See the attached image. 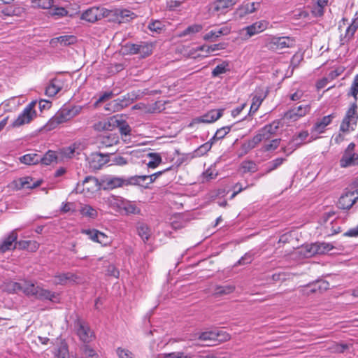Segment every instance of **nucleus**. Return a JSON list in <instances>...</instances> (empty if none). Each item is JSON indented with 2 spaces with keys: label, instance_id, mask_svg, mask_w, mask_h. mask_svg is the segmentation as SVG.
Returning a JSON list of instances; mask_svg holds the SVG:
<instances>
[{
  "label": "nucleus",
  "instance_id": "1",
  "mask_svg": "<svg viewBox=\"0 0 358 358\" xmlns=\"http://www.w3.org/2000/svg\"><path fill=\"white\" fill-rule=\"evenodd\" d=\"M280 120H276L259 129L256 135L241 145V155L243 156L247 155L250 150L256 148V146L262 141H267L270 139L273 135L276 134L280 127Z\"/></svg>",
  "mask_w": 358,
  "mask_h": 358
},
{
  "label": "nucleus",
  "instance_id": "2",
  "mask_svg": "<svg viewBox=\"0 0 358 358\" xmlns=\"http://www.w3.org/2000/svg\"><path fill=\"white\" fill-rule=\"evenodd\" d=\"M143 178L131 176L127 178L116 176H108L102 180L101 185L103 190H112L123 186L136 185Z\"/></svg>",
  "mask_w": 358,
  "mask_h": 358
},
{
  "label": "nucleus",
  "instance_id": "3",
  "mask_svg": "<svg viewBox=\"0 0 358 358\" xmlns=\"http://www.w3.org/2000/svg\"><path fill=\"white\" fill-rule=\"evenodd\" d=\"M264 46L269 50L278 51L294 45V40L290 37L269 36L263 39Z\"/></svg>",
  "mask_w": 358,
  "mask_h": 358
},
{
  "label": "nucleus",
  "instance_id": "4",
  "mask_svg": "<svg viewBox=\"0 0 358 358\" xmlns=\"http://www.w3.org/2000/svg\"><path fill=\"white\" fill-rule=\"evenodd\" d=\"M28 296H34L38 300L55 301L57 295L55 292L44 289L31 281L29 282L28 290L27 289Z\"/></svg>",
  "mask_w": 358,
  "mask_h": 358
},
{
  "label": "nucleus",
  "instance_id": "5",
  "mask_svg": "<svg viewBox=\"0 0 358 358\" xmlns=\"http://www.w3.org/2000/svg\"><path fill=\"white\" fill-rule=\"evenodd\" d=\"M112 10L103 8L92 7L86 10L83 14L81 18L89 22H95L103 17H110Z\"/></svg>",
  "mask_w": 358,
  "mask_h": 358
},
{
  "label": "nucleus",
  "instance_id": "6",
  "mask_svg": "<svg viewBox=\"0 0 358 358\" xmlns=\"http://www.w3.org/2000/svg\"><path fill=\"white\" fill-rule=\"evenodd\" d=\"M357 103L354 101L348 108L340 126V131L348 132L350 124H356L358 120Z\"/></svg>",
  "mask_w": 358,
  "mask_h": 358
},
{
  "label": "nucleus",
  "instance_id": "7",
  "mask_svg": "<svg viewBox=\"0 0 358 358\" xmlns=\"http://www.w3.org/2000/svg\"><path fill=\"white\" fill-rule=\"evenodd\" d=\"M111 153L102 154L101 152H93L87 158L89 166L93 171L100 170L105 164L110 162Z\"/></svg>",
  "mask_w": 358,
  "mask_h": 358
},
{
  "label": "nucleus",
  "instance_id": "8",
  "mask_svg": "<svg viewBox=\"0 0 358 358\" xmlns=\"http://www.w3.org/2000/svg\"><path fill=\"white\" fill-rule=\"evenodd\" d=\"M111 198L115 201L114 204L120 210H123L127 215L141 214V208L133 202L115 196H112Z\"/></svg>",
  "mask_w": 358,
  "mask_h": 358
},
{
  "label": "nucleus",
  "instance_id": "9",
  "mask_svg": "<svg viewBox=\"0 0 358 358\" xmlns=\"http://www.w3.org/2000/svg\"><path fill=\"white\" fill-rule=\"evenodd\" d=\"M269 22L266 20L257 21L249 26L244 27L242 31H245L244 38L248 39L254 35L259 34L268 28Z\"/></svg>",
  "mask_w": 358,
  "mask_h": 358
},
{
  "label": "nucleus",
  "instance_id": "10",
  "mask_svg": "<svg viewBox=\"0 0 358 358\" xmlns=\"http://www.w3.org/2000/svg\"><path fill=\"white\" fill-rule=\"evenodd\" d=\"M75 325L77 327V334L80 339L85 343H90L92 337L90 327L79 317L76 320Z\"/></svg>",
  "mask_w": 358,
  "mask_h": 358
},
{
  "label": "nucleus",
  "instance_id": "11",
  "mask_svg": "<svg viewBox=\"0 0 358 358\" xmlns=\"http://www.w3.org/2000/svg\"><path fill=\"white\" fill-rule=\"evenodd\" d=\"M99 180L94 176H87L81 184L78 183L77 190L83 193L94 192L99 188Z\"/></svg>",
  "mask_w": 358,
  "mask_h": 358
},
{
  "label": "nucleus",
  "instance_id": "12",
  "mask_svg": "<svg viewBox=\"0 0 358 358\" xmlns=\"http://www.w3.org/2000/svg\"><path fill=\"white\" fill-rule=\"evenodd\" d=\"M357 201L355 197V192L348 191L341 196L338 201V207L343 210H349Z\"/></svg>",
  "mask_w": 358,
  "mask_h": 358
},
{
  "label": "nucleus",
  "instance_id": "13",
  "mask_svg": "<svg viewBox=\"0 0 358 358\" xmlns=\"http://www.w3.org/2000/svg\"><path fill=\"white\" fill-rule=\"evenodd\" d=\"M309 105H300L296 108L291 109L285 113V117L287 120L296 121L299 117L306 115L310 111Z\"/></svg>",
  "mask_w": 358,
  "mask_h": 358
},
{
  "label": "nucleus",
  "instance_id": "14",
  "mask_svg": "<svg viewBox=\"0 0 358 358\" xmlns=\"http://www.w3.org/2000/svg\"><path fill=\"white\" fill-rule=\"evenodd\" d=\"M306 248L307 255L311 257L316 254H322L326 252H329L334 247L331 244L327 243H316L311 244L310 245H307Z\"/></svg>",
  "mask_w": 358,
  "mask_h": 358
},
{
  "label": "nucleus",
  "instance_id": "15",
  "mask_svg": "<svg viewBox=\"0 0 358 358\" xmlns=\"http://www.w3.org/2000/svg\"><path fill=\"white\" fill-rule=\"evenodd\" d=\"M223 110H212L205 115L193 120V123H212L222 116Z\"/></svg>",
  "mask_w": 358,
  "mask_h": 358
},
{
  "label": "nucleus",
  "instance_id": "16",
  "mask_svg": "<svg viewBox=\"0 0 358 358\" xmlns=\"http://www.w3.org/2000/svg\"><path fill=\"white\" fill-rule=\"evenodd\" d=\"M358 29V16L352 19L350 24L347 27L344 36H341V43L344 45L349 43L354 38V35Z\"/></svg>",
  "mask_w": 358,
  "mask_h": 358
},
{
  "label": "nucleus",
  "instance_id": "17",
  "mask_svg": "<svg viewBox=\"0 0 358 358\" xmlns=\"http://www.w3.org/2000/svg\"><path fill=\"white\" fill-rule=\"evenodd\" d=\"M17 238V234L15 231H11L0 243V252L14 250L15 248V242Z\"/></svg>",
  "mask_w": 358,
  "mask_h": 358
},
{
  "label": "nucleus",
  "instance_id": "18",
  "mask_svg": "<svg viewBox=\"0 0 358 358\" xmlns=\"http://www.w3.org/2000/svg\"><path fill=\"white\" fill-rule=\"evenodd\" d=\"M267 96V91L263 92V90H256L255 94L252 97V103L249 111V115H252L257 111L262 101Z\"/></svg>",
  "mask_w": 358,
  "mask_h": 358
},
{
  "label": "nucleus",
  "instance_id": "19",
  "mask_svg": "<svg viewBox=\"0 0 358 358\" xmlns=\"http://www.w3.org/2000/svg\"><path fill=\"white\" fill-rule=\"evenodd\" d=\"M110 17L115 16V19L110 18L109 20L117 21L118 23L129 21L136 17V15L129 10H112Z\"/></svg>",
  "mask_w": 358,
  "mask_h": 358
},
{
  "label": "nucleus",
  "instance_id": "20",
  "mask_svg": "<svg viewBox=\"0 0 358 358\" xmlns=\"http://www.w3.org/2000/svg\"><path fill=\"white\" fill-rule=\"evenodd\" d=\"M130 105L128 99L126 96L124 95L120 98L113 100L108 104V107L106 110H109L112 112H117L120 111L123 108L129 106Z\"/></svg>",
  "mask_w": 358,
  "mask_h": 358
},
{
  "label": "nucleus",
  "instance_id": "21",
  "mask_svg": "<svg viewBox=\"0 0 358 358\" xmlns=\"http://www.w3.org/2000/svg\"><path fill=\"white\" fill-rule=\"evenodd\" d=\"M79 113V110L76 108H62L55 115L62 123L66 122L75 117Z\"/></svg>",
  "mask_w": 358,
  "mask_h": 358
},
{
  "label": "nucleus",
  "instance_id": "22",
  "mask_svg": "<svg viewBox=\"0 0 358 358\" xmlns=\"http://www.w3.org/2000/svg\"><path fill=\"white\" fill-rule=\"evenodd\" d=\"M117 122V117H110L106 121H99L93 125L94 130L96 131H113L114 129V123Z\"/></svg>",
  "mask_w": 358,
  "mask_h": 358
},
{
  "label": "nucleus",
  "instance_id": "23",
  "mask_svg": "<svg viewBox=\"0 0 358 358\" xmlns=\"http://www.w3.org/2000/svg\"><path fill=\"white\" fill-rule=\"evenodd\" d=\"M259 3H247L239 6L236 10V15L240 18L243 17L248 14L252 13L257 10Z\"/></svg>",
  "mask_w": 358,
  "mask_h": 358
},
{
  "label": "nucleus",
  "instance_id": "24",
  "mask_svg": "<svg viewBox=\"0 0 358 358\" xmlns=\"http://www.w3.org/2000/svg\"><path fill=\"white\" fill-rule=\"evenodd\" d=\"M339 163L342 168L358 166V154L343 153Z\"/></svg>",
  "mask_w": 358,
  "mask_h": 358
},
{
  "label": "nucleus",
  "instance_id": "25",
  "mask_svg": "<svg viewBox=\"0 0 358 358\" xmlns=\"http://www.w3.org/2000/svg\"><path fill=\"white\" fill-rule=\"evenodd\" d=\"M34 117L33 114H30L24 109L18 117L12 122L10 127L15 128L23 124H28L32 120Z\"/></svg>",
  "mask_w": 358,
  "mask_h": 358
},
{
  "label": "nucleus",
  "instance_id": "26",
  "mask_svg": "<svg viewBox=\"0 0 358 358\" xmlns=\"http://www.w3.org/2000/svg\"><path fill=\"white\" fill-rule=\"evenodd\" d=\"M336 117L334 113L323 117L320 121L317 122L314 127L313 130L318 133H322L324 129L328 126Z\"/></svg>",
  "mask_w": 358,
  "mask_h": 358
},
{
  "label": "nucleus",
  "instance_id": "27",
  "mask_svg": "<svg viewBox=\"0 0 358 358\" xmlns=\"http://www.w3.org/2000/svg\"><path fill=\"white\" fill-rule=\"evenodd\" d=\"M29 280H22L20 282H11L8 285L9 289L13 291V292H22L25 295L27 294V289L28 290L29 285Z\"/></svg>",
  "mask_w": 358,
  "mask_h": 358
},
{
  "label": "nucleus",
  "instance_id": "28",
  "mask_svg": "<svg viewBox=\"0 0 358 358\" xmlns=\"http://www.w3.org/2000/svg\"><path fill=\"white\" fill-rule=\"evenodd\" d=\"M238 0H215L213 3V10L217 12L224 13V10L232 7L237 3Z\"/></svg>",
  "mask_w": 358,
  "mask_h": 358
},
{
  "label": "nucleus",
  "instance_id": "29",
  "mask_svg": "<svg viewBox=\"0 0 358 358\" xmlns=\"http://www.w3.org/2000/svg\"><path fill=\"white\" fill-rule=\"evenodd\" d=\"M62 88L61 82L57 78H54L50 80L49 85L45 89V94L49 96H54L56 95Z\"/></svg>",
  "mask_w": 358,
  "mask_h": 358
},
{
  "label": "nucleus",
  "instance_id": "30",
  "mask_svg": "<svg viewBox=\"0 0 358 358\" xmlns=\"http://www.w3.org/2000/svg\"><path fill=\"white\" fill-rule=\"evenodd\" d=\"M235 288V286L231 284L217 285L215 287L213 295L216 297H220L227 294H229L234 292Z\"/></svg>",
  "mask_w": 358,
  "mask_h": 358
},
{
  "label": "nucleus",
  "instance_id": "31",
  "mask_svg": "<svg viewBox=\"0 0 358 358\" xmlns=\"http://www.w3.org/2000/svg\"><path fill=\"white\" fill-rule=\"evenodd\" d=\"M138 234L144 242L149 240L151 236V230L148 225L143 222H138L136 224Z\"/></svg>",
  "mask_w": 358,
  "mask_h": 358
},
{
  "label": "nucleus",
  "instance_id": "32",
  "mask_svg": "<svg viewBox=\"0 0 358 358\" xmlns=\"http://www.w3.org/2000/svg\"><path fill=\"white\" fill-rule=\"evenodd\" d=\"M55 278L56 279V283L59 285H65L68 281L76 282L78 279V277L76 274L67 272L59 273L55 275Z\"/></svg>",
  "mask_w": 358,
  "mask_h": 358
},
{
  "label": "nucleus",
  "instance_id": "33",
  "mask_svg": "<svg viewBox=\"0 0 358 358\" xmlns=\"http://www.w3.org/2000/svg\"><path fill=\"white\" fill-rule=\"evenodd\" d=\"M76 42V37L75 36L64 35L52 38L50 41V44L53 45L56 43H59L62 45L67 46L71 44H74Z\"/></svg>",
  "mask_w": 358,
  "mask_h": 358
},
{
  "label": "nucleus",
  "instance_id": "34",
  "mask_svg": "<svg viewBox=\"0 0 358 358\" xmlns=\"http://www.w3.org/2000/svg\"><path fill=\"white\" fill-rule=\"evenodd\" d=\"M119 142L118 136L115 135L103 136L99 141L100 148H108L116 145Z\"/></svg>",
  "mask_w": 358,
  "mask_h": 358
},
{
  "label": "nucleus",
  "instance_id": "35",
  "mask_svg": "<svg viewBox=\"0 0 358 358\" xmlns=\"http://www.w3.org/2000/svg\"><path fill=\"white\" fill-rule=\"evenodd\" d=\"M57 155L56 152L48 150L44 155H39V163L48 166L53 162H57Z\"/></svg>",
  "mask_w": 358,
  "mask_h": 358
},
{
  "label": "nucleus",
  "instance_id": "36",
  "mask_svg": "<svg viewBox=\"0 0 358 358\" xmlns=\"http://www.w3.org/2000/svg\"><path fill=\"white\" fill-rule=\"evenodd\" d=\"M141 48H147L148 44L145 43H141V44H135L131 43H127L124 49L127 52V54L136 55L141 52Z\"/></svg>",
  "mask_w": 358,
  "mask_h": 358
},
{
  "label": "nucleus",
  "instance_id": "37",
  "mask_svg": "<svg viewBox=\"0 0 358 358\" xmlns=\"http://www.w3.org/2000/svg\"><path fill=\"white\" fill-rule=\"evenodd\" d=\"M171 169V166H170V167H169V168H167V169H164L163 171H160L156 172V173H155L153 174H151L150 176H146V175H144V176H134L135 177L144 178L142 180H140L136 185H143L142 183L144 182L148 179H149V182H147V185H150V184L154 182L159 176H162L164 173H165L166 171H169Z\"/></svg>",
  "mask_w": 358,
  "mask_h": 358
},
{
  "label": "nucleus",
  "instance_id": "38",
  "mask_svg": "<svg viewBox=\"0 0 358 358\" xmlns=\"http://www.w3.org/2000/svg\"><path fill=\"white\" fill-rule=\"evenodd\" d=\"M308 286L310 288V291L311 292H322L329 288V283L324 280H318Z\"/></svg>",
  "mask_w": 358,
  "mask_h": 358
},
{
  "label": "nucleus",
  "instance_id": "39",
  "mask_svg": "<svg viewBox=\"0 0 358 358\" xmlns=\"http://www.w3.org/2000/svg\"><path fill=\"white\" fill-rule=\"evenodd\" d=\"M117 128L121 134V135L127 136L130 135L131 129L128 123L118 117H117L116 123H114V129Z\"/></svg>",
  "mask_w": 358,
  "mask_h": 358
},
{
  "label": "nucleus",
  "instance_id": "40",
  "mask_svg": "<svg viewBox=\"0 0 358 358\" xmlns=\"http://www.w3.org/2000/svg\"><path fill=\"white\" fill-rule=\"evenodd\" d=\"M240 169L243 173H253L257 171L258 166L257 164L252 160H245L241 162Z\"/></svg>",
  "mask_w": 358,
  "mask_h": 358
},
{
  "label": "nucleus",
  "instance_id": "41",
  "mask_svg": "<svg viewBox=\"0 0 358 358\" xmlns=\"http://www.w3.org/2000/svg\"><path fill=\"white\" fill-rule=\"evenodd\" d=\"M20 161L27 165H34L39 163V155L29 153L20 157Z\"/></svg>",
  "mask_w": 358,
  "mask_h": 358
},
{
  "label": "nucleus",
  "instance_id": "42",
  "mask_svg": "<svg viewBox=\"0 0 358 358\" xmlns=\"http://www.w3.org/2000/svg\"><path fill=\"white\" fill-rule=\"evenodd\" d=\"M229 71V62L228 61H223L220 64L217 65L212 71V77H218L221 74H224Z\"/></svg>",
  "mask_w": 358,
  "mask_h": 358
},
{
  "label": "nucleus",
  "instance_id": "43",
  "mask_svg": "<svg viewBox=\"0 0 358 358\" xmlns=\"http://www.w3.org/2000/svg\"><path fill=\"white\" fill-rule=\"evenodd\" d=\"M215 331H204L199 334V339L208 342L207 345H215Z\"/></svg>",
  "mask_w": 358,
  "mask_h": 358
},
{
  "label": "nucleus",
  "instance_id": "44",
  "mask_svg": "<svg viewBox=\"0 0 358 358\" xmlns=\"http://www.w3.org/2000/svg\"><path fill=\"white\" fill-rule=\"evenodd\" d=\"M32 178L31 177H24L20 179L19 188H35L41 184V180H37L36 182L31 184Z\"/></svg>",
  "mask_w": 358,
  "mask_h": 358
},
{
  "label": "nucleus",
  "instance_id": "45",
  "mask_svg": "<svg viewBox=\"0 0 358 358\" xmlns=\"http://www.w3.org/2000/svg\"><path fill=\"white\" fill-rule=\"evenodd\" d=\"M148 157L151 159L148 162V166L151 169L157 167L162 162L161 155L157 152H149Z\"/></svg>",
  "mask_w": 358,
  "mask_h": 358
},
{
  "label": "nucleus",
  "instance_id": "46",
  "mask_svg": "<svg viewBox=\"0 0 358 358\" xmlns=\"http://www.w3.org/2000/svg\"><path fill=\"white\" fill-rule=\"evenodd\" d=\"M280 142H281V138L272 139L268 143H266L262 145V147L261 148V151L264 152L273 151L279 147Z\"/></svg>",
  "mask_w": 358,
  "mask_h": 358
},
{
  "label": "nucleus",
  "instance_id": "47",
  "mask_svg": "<svg viewBox=\"0 0 358 358\" xmlns=\"http://www.w3.org/2000/svg\"><path fill=\"white\" fill-rule=\"evenodd\" d=\"M153 358H191V356L185 355L183 352H173L153 355Z\"/></svg>",
  "mask_w": 358,
  "mask_h": 358
},
{
  "label": "nucleus",
  "instance_id": "48",
  "mask_svg": "<svg viewBox=\"0 0 358 358\" xmlns=\"http://www.w3.org/2000/svg\"><path fill=\"white\" fill-rule=\"evenodd\" d=\"M227 44L225 43H219L211 45H202L199 48V50L210 53L216 50H224L227 48Z\"/></svg>",
  "mask_w": 358,
  "mask_h": 358
},
{
  "label": "nucleus",
  "instance_id": "49",
  "mask_svg": "<svg viewBox=\"0 0 358 358\" xmlns=\"http://www.w3.org/2000/svg\"><path fill=\"white\" fill-rule=\"evenodd\" d=\"M203 29V26L200 24H194L188 26L180 34V36H185L190 34H194L200 32Z\"/></svg>",
  "mask_w": 358,
  "mask_h": 358
},
{
  "label": "nucleus",
  "instance_id": "50",
  "mask_svg": "<svg viewBox=\"0 0 358 358\" xmlns=\"http://www.w3.org/2000/svg\"><path fill=\"white\" fill-rule=\"evenodd\" d=\"M50 9L48 15L54 17L55 19H59L68 15V11L64 7H55Z\"/></svg>",
  "mask_w": 358,
  "mask_h": 358
},
{
  "label": "nucleus",
  "instance_id": "51",
  "mask_svg": "<svg viewBox=\"0 0 358 358\" xmlns=\"http://www.w3.org/2000/svg\"><path fill=\"white\" fill-rule=\"evenodd\" d=\"M80 213L85 217L94 219L98 216V213L96 209L90 205H85L80 209Z\"/></svg>",
  "mask_w": 358,
  "mask_h": 358
},
{
  "label": "nucleus",
  "instance_id": "52",
  "mask_svg": "<svg viewBox=\"0 0 358 358\" xmlns=\"http://www.w3.org/2000/svg\"><path fill=\"white\" fill-rule=\"evenodd\" d=\"M232 126H225L218 129L214 136L211 138L215 142L217 140L222 139L231 131Z\"/></svg>",
  "mask_w": 358,
  "mask_h": 358
},
{
  "label": "nucleus",
  "instance_id": "53",
  "mask_svg": "<svg viewBox=\"0 0 358 358\" xmlns=\"http://www.w3.org/2000/svg\"><path fill=\"white\" fill-rule=\"evenodd\" d=\"M31 3L36 7L43 9H50L53 6L54 0H32Z\"/></svg>",
  "mask_w": 358,
  "mask_h": 358
},
{
  "label": "nucleus",
  "instance_id": "54",
  "mask_svg": "<svg viewBox=\"0 0 358 358\" xmlns=\"http://www.w3.org/2000/svg\"><path fill=\"white\" fill-rule=\"evenodd\" d=\"M215 343H220L229 341L231 338L230 335L222 330H215Z\"/></svg>",
  "mask_w": 358,
  "mask_h": 358
},
{
  "label": "nucleus",
  "instance_id": "55",
  "mask_svg": "<svg viewBox=\"0 0 358 358\" xmlns=\"http://www.w3.org/2000/svg\"><path fill=\"white\" fill-rule=\"evenodd\" d=\"M358 94V74L355 77L350 92L348 93V96H352L355 99V101H357Z\"/></svg>",
  "mask_w": 358,
  "mask_h": 358
},
{
  "label": "nucleus",
  "instance_id": "56",
  "mask_svg": "<svg viewBox=\"0 0 358 358\" xmlns=\"http://www.w3.org/2000/svg\"><path fill=\"white\" fill-rule=\"evenodd\" d=\"M285 160V159L280 157V158H276L274 160L270 162L268 164V167H267L266 173H268L275 170L276 169H278L283 163V162Z\"/></svg>",
  "mask_w": 358,
  "mask_h": 358
},
{
  "label": "nucleus",
  "instance_id": "57",
  "mask_svg": "<svg viewBox=\"0 0 358 358\" xmlns=\"http://www.w3.org/2000/svg\"><path fill=\"white\" fill-rule=\"evenodd\" d=\"M79 145L76 143H73L69 147L64 148L63 149V154L65 157L71 158L74 156L75 152H76V150L78 149ZM77 154H79L77 152Z\"/></svg>",
  "mask_w": 358,
  "mask_h": 358
},
{
  "label": "nucleus",
  "instance_id": "58",
  "mask_svg": "<svg viewBox=\"0 0 358 358\" xmlns=\"http://www.w3.org/2000/svg\"><path fill=\"white\" fill-rule=\"evenodd\" d=\"M60 124H62V122L58 118L56 117V115H55L44 126V129L47 131H51Z\"/></svg>",
  "mask_w": 358,
  "mask_h": 358
},
{
  "label": "nucleus",
  "instance_id": "59",
  "mask_svg": "<svg viewBox=\"0 0 358 358\" xmlns=\"http://www.w3.org/2000/svg\"><path fill=\"white\" fill-rule=\"evenodd\" d=\"M303 59V57L301 54L296 53L293 55V57L291 59L290 62V66L289 67L292 68V73L293 71L297 68L300 64V62Z\"/></svg>",
  "mask_w": 358,
  "mask_h": 358
},
{
  "label": "nucleus",
  "instance_id": "60",
  "mask_svg": "<svg viewBox=\"0 0 358 358\" xmlns=\"http://www.w3.org/2000/svg\"><path fill=\"white\" fill-rule=\"evenodd\" d=\"M55 358H69V350L66 344H62L58 348Z\"/></svg>",
  "mask_w": 358,
  "mask_h": 358
},
{
  "label": "nucleus",
  "instance_id": "61",
  "mask_svg": "<svg viewBox=\"0 0 358 358\" xmlns=\"http://www.w3.org/2000/svg\"><path fill=\"white\" fill-rule=\"evenodd\" d=\"M252 260V255L250 252H247L234 264V266L250 264Z\"/></svg>",
  "mask_w": 358,
  "mask_h": 358
},
{
  "label": "nucleus",
  "instance_id": "62",
  "mask_svg": "<svg viewBox=\"0 0 358 358\" xmlns=\"http://www.w3.org/2000/svg\"><path fill=\"white\" fill-rule=\"evenodd\" d=\"M164 27V26L163 25L162 22L159 20L151 22L148 24V29L151 31H155L157 33H160L161 31L163 29Z\"/></svg>",
  "mask_w": 358,
  "mask_h": 358
},
{
  "label": "nucleus",
  "instance_id": "63",
  "mask_svg": "<svg viewBox=\"0 0 358 358\" xmlns=\"http://www.w3.org/2000/svg\"><path fill=\"white\" fill-rule=\"evenodd\" d=\"M215 143L211 138L206 143L201 145L199 148L198 151L201 154L204 155L207 153L212 148L213 144Z\"/></svg>",
  "mask_w": 358,
  "mask_h": 358
},
{
  "label": "nucleus",
  "instance_id": "64",
  "mask_svg": "<svg viewBox=\"0 0 358 358\" xmlns=\"http://www.w3.org/2000/svg\"><path fill=\"white\" fill-rule=\"evenodd\" d=\"M116 352L119 358H133L131 356L132 353L128 350L117 348Z\"/></svg>",
  "mask_w": 358,
  "mask_h": 358
}]
</instances>
